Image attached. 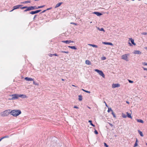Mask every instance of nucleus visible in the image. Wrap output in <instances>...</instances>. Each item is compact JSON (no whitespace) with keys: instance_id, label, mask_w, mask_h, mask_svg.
<instances>
[{"instance_id":"nucleus-38","label":"nucleus","mask_w":147,"mask_h":147,"mask_svg":"<svg viewBox=\"0 0 147 147\" xmlns=\"http://www.w3.org/2000/svg\"><path fill=\"white\" fill-rule=\"evenodd\" d=\"M94 133L95 134H97L98 133L97 131L95 129V131H94Z\"/></svg>"},{"instance_id":"nucleus-36","label":"nucleus","mask_w":147,"mask_h":147,"mask_svg":"<svg viewBox=\"0 0 147 147\" xmlns=\"http://www.w3.org/2000/svg\"><path fill=\"white\" fill-rule=\"evenodd\" d=\"M92 47H95L96 48H97L98 47V46H97V45H94V44L92 45Z\"/></svg>"},{"instance_id":"nucleus-26","label":"nucleus","mask_w":147,"mask_h":147,"mask_svg":"<svg viewBox=\"0 0 147 147\" xmlns=\"http://www.w3.org/2000/svg\"><path fill=\"white\" fill-rule=\"evenodd\" d=\"M98 29L100 31H103L104 32H105V31L104 30L103 28H98Z\"/></svg>"},{"instance_id":"nucleus-12","label":"nucleus","mask_w":147,"mask_h":147,"mask_svg":"<svg viewBox=\"0 0 147 147\" xmlns=\"http://www.w3.org/2000/svg\"><path fill=\"white\" fill-rule=\"evenodd\" d=\"M93 13L96 15L98 16H100L102 15V14L101 13L97 11H95Z\"/></svg>"},{"instance_id":"nucleus-19","label":"nucleus","mask_w":147,"mask_h":147,"mask_svg":"<svg viewBox=\"0 0 147 147\" xmlns=\"http://www.w3.org/2000/svg\"><path fill=\"white\" fill-rule=\"evenodd\" d=\"M85 63L88 65H90L91 64V62L88 60H87L86 61Z\"/></svg>"},{"instance_id":"nucleus-45","label":"nucleus","mask_w":147,"mask_h":147,"mask_svg":"<svg viewBox=\"0 0 147 147\" xmlns=\"http://www.w3.org/2000/svg\"><path fill=\"white\" fill-rule=\"evenodd\" d=\"M37 15H35L34 16V17L33 18V19L34 20L35 18L37 17Z\"/></svg>"},{"instance_id":"nucleus-5","label":"nucleus","mask_w":147,"mask_h":147,"mask_svg":"<svg viewBox=\"0 0 147 147\" xmlns=\"http://www.w3.org/2000/svg\"><path fill=\"white\" fill-rule=\"evenodd\" d=\"M20 8L21 9H26L24 10V12H25L28 11H30L29 6L28 7L27 6H25L22 7H20Z\"/></svg>"},{"instance_id":"nucleus-23","label":"nucleus","mask_w":147,"mask_h":147,"mask_svg":"<svg viewBox=\"0 0 147 147\" xmlns=\"http://www.w3.org/2000/svg\"><path fill=\"white\" fill-rule=\"evenodd\" d=\"M82 99V95H78V100L79 101H81Z\"/></svg>"},{"instance_id":"nucleus-62","label":"nucleus","mask_w":147,"mask_h":147,"mask_svg":"<svg viewBox=\"0 0 147 147\" xmlns=\"http://www.w3.org/2000/svg\"><path fill=\"white\" fill-rule=\"evenodd\" d=\"M72 86L74 87H76V86L74 85H72Z\"/></svg>"},{"instance_id":"nucleus-25","label":"nucleus","mask_w":147,"mask_h":147,"mask_svg":"<svg viewBox=\"0 0 147 147\" xmlns=\"http://www.w3.org/2000/svg\"><path fill=\"white\" fill-rule=\"evenodd\" d=\"M138 131L140 136L142 137H143L144 136V135L142 131H141L140 130H138Z\"/></svg>"},{"instance_id":"nucleus-60","label":"nucleus","mask_w":147,"mask_h":147,"mask_svg":"<svg viewBox=\"0 0 147 147\" xmlns=\"http://www.w3.org/2000/svg\"><path fill=\"white\" fill-rule=\"evenodd\" d=\"M3 139H2V138H1L0 139V142Z\"/></svg>"},{"instance_id":"nucleus-17","label":"nucleus","mask_w":147,"mask_h":147,"mask_svg":"<svg viewBox=\"0 0 147 147\" xmlns=\"http://www.w3.org/2000/svg\"><path fill=\"white\" fill-rule=\"evenodd\" d=\"M126 114H127V117H128L129 118H130L131 119H132V117L131 115V114L128 113V112H126Z\"/></svg>"},{"instance_id":"nucleus-21","label":"nucleus","mask_w":147,"mask_h":147,"mask_svg":"<svg viewBox=\"0 0 147 147\" xmlns=\"http://www.w3.org/2000/svg\"><path fill=\"white\" fill-rule=\"evenodd\" d=\"M137 121L139 123H144V121L141 119H136Z\"/></svg>"},{"instance_id":"nucleus-30","label":"nucleus","mask_w":147,"mask_h":147,"mask_svg":"<svg viewBox=\"0 0 147 147\" xmlns=\"http://www.w3.org/2000/svg\"><path fill=\"white\" fill-rule=\"evenodd\" d=\"M122 117L123 118H126L127 117V115H126L123 113H122Z\"/></svg>"},{"instance_id":"nucleus-18","label":"nucleus","mask_w":147,"mask_h":147,"mask_svg":"<svg viewBox=\"0 0 147 147\" xmlns=\"http://www.w3.org/2000/svg\"><path fill=\"white\" fill-rule=\"evenodd\" d=\"M62 2H60V3H58L56 5H55V8H57V7H59V6H60L61 5V4H62Z\"/></svg>"},{"instance_id":"nucleus-46","label":"nucleus","mask_w":147,"mask_h":147,"mask_svg":"<svg viewBox=\"0 0 147 147\" xmlns=\"http://www.w3.org/2000/svg\"><path fill=\"white\" fill-rule=\"evenodd\" d=\"M108 123H109V125L111 126V127H113V125H112V123H109V122H108Z\"/></svg>"},{"instance_id":"nucleus-49","label":"nucleus","mask_w":147,"mask_h":147,"mask_svg":"<svg viewBox=\"0 0 147 147\" xmlns=\"http://www.w3.org/2000/svg\"><path fill=\"white\" fill-rule=\"evenodd\" d=\"M46 11H47L46 9L45 10H43V11H42L40 13H44Z\"/></svg>"},{"instance_id":"nucleus-8","label":"nucleus","mask_w":147,"mask_h":147,"mask_svg":"<svg viewBox=\"0 0 147 147\" xmlns=\"http://www.w3.org/2000/svg\"><path fill=\"white\" fill-rule=\"evenodd\" d=\"M22 6H23L22 5H19L14 6L13 7V9H12V10H11L10 11H12L15 9H19V8H20V7H22Z\"/></svg>"},{"instance_id":"nucleus-52","label":"nucleus","mask_w":147,"mask_h":147,"mask_svg":"<svg viewBox=\"0 0 147 147\" xmlns=\"http://www.w3.org/2000/svg\"><path fill=\"white\" fill-rule=\"evenodd\" d=\"M49 56L50 57H52L53 56V54H50L49 55Z\"/></svg>"},{"instance_id":"nucleus-1","label":"nucleus","mask_w":147,"mask_h":147,"mask_svg":"<svg viewBox=\"0 0 147 147\" xmlns=\"http://www.w3.org/2000/svg\"><path fill=\"white\" fill-rule=\"evenodd\" d=\"M10 114L14 117H16L21 113V111L20 110H13L10 112Z\"/></svg>"},{"instance_id":"nucleus-63","label":"nucleus","mask_w":147,"mask_h":147,"mask_svg":"<svg viewBox=\"0 0 147 147\" xmlns=\"http://www.w3.org/2000/svg\"><path fill=\"white\" fill-rule=\"evenodd\" d=\"M88 107L89 108V109H90V107H89L88 106Z\"/></svg>"},{"instance_id":"nucleus-2","label":"nucleus","mask_w":147,"mask_h":147,"mask_svg":"<svg viewBox=\"0 0 147 147\" xmlns=\"http://www.w3.org/2000/svg\"><path fill=\"white\" fill-rule=\"evenodd\" d=\"M10 110H7L0 113V115L3 117L8 116L10 113Z\"/></svg>"},{"instance_id":"nucleus-48","label":"nucleus","mask_w":147,"mask_h":147,"mask_svg":"<svg viewBox=\"0 0 147 147\" xmlns=\"http://www.w3.org/2000/svg\"><path fill=\"white\" fill-rule=\"evenodd\" d=\"M53 56H59V55H58L56 53L53 54Z\"/></svg>"},{"instance_id":"nucleus-55","label":"nucleus","mask_w":147,"mask_h":147,"mask_svg":"<svg viewBox=\"0 0 147 147\" xmlns=\"http://www.w3.org/2000/svg\"><path fill=\"white\" fill-rule=\"evenodd\" d=\"M104 102L105 103V105L107 107H108V106L107 105V103H106V102H105V101H104Z\"/></svg>"},{"instance_id":"nucleus-33","label":"nucleus","mask_w":147,"mask_h":147,"mask_svg":"<svg viewBox=\"0 0 147 147\" xmlns=\"http://www.w3.org/2000/svg\"><path fill=\"white\" fill-rule=\"evenodd\" d=\"M29 8H30V11L34 10V8H33V6H29Z\"/></svg>"},{"instance_id":"nucleus-6","label":"nucleus","mask_w":147,"mask_h":147,"mask_svg":"<svg viewBox=\"0 0 147 147\" xmlns=\"http://www.w3.org/2000/svg\"><path fill=\"white\" fill-rule=\"evenodd\" d=\"M129 55V54H125L121 56V59L126 61H128L127 55Z\"/></svg>"},{"instance_id":"nucleus-51","label":"nucleus","mask_w":147,"mask_h":147,"mask_svg":"<svg viewBox=\"0 0 147 147\" xmlns=\"http://www.w3.org/2000/svg\"><path fill=\"white\" fill-rule=\"evenodd\" d=\"M74 107V108H76V109H78L79 108V107H78L77 106H75Z\"/></svg>"},{"instance_id":"nucleus-53","label":"nucleus","mask_w":147,"mask_h":147,"mask_svg":"<svg viewBox=\"0 0 147 147\" xmlns=\"http://www.w3.org/2000/svg\"><path fill=\"white\" fill-rule=\"evenodd\" d=\"M52 9V7L46 9L47 11L49 10Z\"/></svg>"},{"instance_id":"nucleus-13","label":"nucleus","mask_w":147,"mask_h":147,"mask_svg":"<svg viewBox=\"0 0 147 147\" xmlns=\"http://www.w3.org/2000/svg\"><path fill=\"white\" fill-rule=\"evenodd\" d=\"M102 43L106 45H109L111 46H113V44L110 42H102Z\"/></svg>"},{"instance_id":"nucleus-27","label":"nucleus","mask_w":147,"mask_h":147,"mask_svg":"<svg viewBox=\"0 0 147 147\" xmlns=\"http://www.w3.org/2000/svg\"><path fill=\"white\" fill-rule=\"evenodd\" d=\"M108 110L107 111V112L108 113H109L110 111H111L112 112L113 111V110H112V109L111 107H108Z\"/></svg>"},{"instance_id":"nucleus-57","label":"nucleus","mask_w":147,"mask_h":147,"mask_svg":"<svg viewBox=\"0 0 147 147\" xmlns=\"http://www.w3.org/2000/svg\"><path fill=\"white\" fill-rule=\"evenodd\" d=\"M93 44H88V45H89V46H91L92 47V45Z\"/></svg>"},{"instance_id":"nucleus-59","label":"nucleus","mask_w":147,"mask_h":147,"mask_svg":"<svg viewBox=\"0 0 147 147\" xmlns=\"http://www.w3.org/2000/svg\"><path fill=\"white\" fill-rule=\"evenodd\" d=\"M144 49H146V50H147V47H145L144 48Z\"/></svg>"},{"instance_id":"nucleus-20","label":"nucleus","mask_w":147,"mask_h":147,"mask_svg":"<svg viewBox=\"0 0 147 147\" xmlns=\"http://www.w3.org/2000/svg\"><path fill=\"white\" fill-rule=\"evenodd\" d=\"M68 47L72 49H74V50H77V48L75 46H68Z\"/></svg>"},{"instance_id":"nucleus-7","label":"nucleus","mask_w":147,"mask_h":147,"mask_svg":"<svg viewBox=\"0 0 147 147\" xmlns=\"http://www.w3.org/2000/svg\"><path fill=\"white\" fill-rule=\"evenodd\" d=\"M41 9L36 10L35 11H32L30 12L29 13V14L33 15L38 13L41 11Z\"/></svg>"},{"instance_id":"nucleus-9","label":"nucleus","mask_w":147,"mask_h":147,"mask_svg":"<svg viewBox=\"0 0 147 147\" xmlns=\"http://www.w3.org/2000/svg\"><path fill=\"white\" fill-rule=\"evenodd\" d=\"M120 86V84H112V87L113 88L119 87Z\"/></svg>"},{"instance_id":"nucleus-32","label":"nucleus","mask_w":147,"mask_h":147,"mask_svg":"<svg viewBox=\"0 0 147 147\" xmlns=\"http://www.w3.org/2000/svg\"><path fill=\"white\" fill-rule=\"evenodd\" d=\"M111 114L113 115V117H114L115 118L116 117L115 114V113L113 111H112V112Z\"/></svg>"},{"instance_id":"nucleus-37","label":"nucleus","mask_w":147,"mask_h":147,"mask_svg":"<svg viewBox=\"0 0 147 147\" xmlns=\"http://www.w3.org/2000/svg\"><path fill=\"white\" fill-rule=\"evenodd\" d=\"M104 144L105 146L106 147H109V145L107 144L106 143L104 142Z\"/></svg>"},{"instance_id":"nucleus-44","label":"nucleus","mask_w":147,"mask_h":147,"mask_svg":"<svg viewBox=\"0 0 147 147\" xmlns=\"http://www.w3.org/2000/svg\"><path fill=\"white\" fill-rule=\"evenodd\" d=\"M141 34L142 35H146L147 34V32H142L141 33Z\"/></svg>"},{"instance_id":"nucleus-43","label":"nucleus","mask_w":147,"mask_h":147,"mask_svg":"<svg viewBox=\"0 0 147 147\" xmlns=\"http://www.w3.org/2000/svg\"><path fill=\"white\" fill-rule=\"evenodd\" d=\"M142 64L143 65H147V63H146L145 62H144L142 63Z\"/></svg>"},{"instance_id":"nucleus-31","label":"nucleus","mask_w":147,"mask_h":147,"mask_svg":"<svg viewBox=\"0 0 147 147\" xmlns=\"http://www.w3.org/2000/svg\"><path fill=\"white\" fill-rule=\"evenodd\" d=\"M9 136L8 135H7V136H3V137H2L1 138H2V139H3L5 138H9Z\"/></svg>"},{"instance_id":"nucleus-61","label":"nucleus","mask_w":147,"mask_h":147,"mask_svg":"<svg viewBox=\"0 0 147 147\" xmlns=\"http://www.w3.org/2000/svg\"><path fill=\"white\" fill-rule=\"evenodd\" d=\"M61 80L63 81H64V80L63 79H62Z\"/></svg>"},{"instance_id":"nucleus-15","label":"nucleus","mask_w":147,"mask_h":147,"mask_svg":"<svg viewBox=\"0 0 147 147\" xmlns=\"http://www.w3.org/2000/svg\"><path fill=\"white\" fill-rule=\"evenodd\" d=\"M129 40L131 41V42L132 44L134 46L136 45V44L134 42V40L132 38H129Z\"/></svg>"},{"instance_id":"nucleus-11","label":"nucleus","mask_w":147,"mask_h":147,"mask_svg":"<svg viewBox=\"0 0 147 147\" xmlns=\"http://www.w3.org/2000/svg\"><path fill=\"white\" fill-rule=\"evenodd\" d=\"M24 79L28 81H33L34 80V79L31 78L26 77L24 78Z\"/></svg>"},{"instance_id":"nucleus-56","label":"nucleus","mask_w":147,"mask_h":147,"mask_svg":"<svg viewBox=\"0 0 147 147\" xmlns=\"http://www.w3.org/2000/svg\"><path fill=\"white\" fill-rule=\"evenodd\" d=\"M126 103H127L128 104H129V102L128 101H126Z\"/></svg>"},{"instance_id":"nucleus-22","label":"nucleus","mask_w":147,"mask_h":147,"mask_svg":"<svg viewBox=\"0 0 147 147\" xmlns=\"http://www.w3.org/2000/svg\"><path fill=\"white\" fill-rule=\"evenodd\" d=\"M31 3L30 1H26L22 2L21 3L25 4V3Z\"/></svg>"},{"instance_id":"nucleus-34","label":"nucleus","mask_w":147,"mask_h":147,"mask_svg":"<svg viewBox=\"0 0 147 147\" xmlns=\"http://www.w3.org/2000/svg\"><path fill=\"white\" fill-rule=\"evenodd\" d=\"M33 81V84H34L35 85H38V83H37L36 82H35L34 80Z\"/></svg>"},{"instance_id":"nucleus-54","label":"nucleus","mask_w":147,"mask_h":147,"mask_svg":"<svg viewBox=\"0 0 147 147\" xmlns=\"http://www.w3.org/2000/svg\"><path fill=\"white\" fill-rule=\"evenodd\" d=\"M143 69L144 70L147 71V68L143 67Z\"/></svg>"},{"instance_id":"nucleus-10","label":"nucleus","mask_w":147,"mask_h":147,"mask_svg":"<svg viewBox=\"0 0 147 147\" xmlns=\"http://www.w3.org/2000/svg\"><path fill=\"white\" fill-rule=\"evenodd\" d=\"M62 42L63 43H65L66 44H69L71 42H74L73 41H71V40H67L65 41H62Z\"/></svg>"},{"instance_id":"nucleus-47","label":"nucleus","mask_w":147,"mask_h":147,"mask_svg":"<svg viewBox=\"0 0 147 147\" xmlns=\"http://www.w3.org/2000/svg\"><path fill=\"white\" fill-rule=\"evenodd\" d=\"M138 142L139 141L138 139L137 138H136V141L135 143H138Z\"/></svg>"},{"instance_id":"nucleus-64","label":"nucleus","mask_w":147,"mask_h":147,"mask_svg":"<svg viewBox=\"0 0 147 147\" xmlns=\"http://www.w3.org/2000/svg\"><path fill=\"white\" fill-rule=\"evenodd\" d=\"M146 146H147V143H146Z\"/></svg>"},{"instance_id":"nucleus-3","label":"nucleus","mask_w":147,"mask_h":147,"mask_svg":"<svg viewBox=\"0 0 147 147\" xmlns=\"http://www.w3.org/2000/svg\"><path fill=\"white\" fill-rule=\"evenodd\" d=\"M10 96H11L12 98L9 99L10 100H15L18 98L19 97V94H14L10 95Z\"/></svg>"},{"instance_id":"nucleus-40","label":"nucleus","mask_w":147,"mask_h":147,"mask_svg":"<svg viewBox=\"0 0 147 147\" xmlns=\"http://www.w3.org/2000/svg\"><path fill=\"white\" fill-rule=\"evenodd\" d=\"M138 145V143H135L134 144V147H136V146H137Z\"/></svg>"},{"instance_id":"nucleus-41","label":"nucleus","mask_w":147,"mask_h":147,"mask_svg":"<svg viewBox=\"0 0 147 147\" xmlns=\"http://www.w3.org/2000/svg\"><path fill=\"white\" fill-rule=\"evenodd\" d=\"M128 81H129V83H132L134 82L133 81L131 80H128Z\"/></svg>"},{"instance_id":"nucleus-35","label":"nucleus","mask_w":147,"mask_h":147,"mask_svg":"<svg viewBox=\"0 0 147 147\" xmlns=\"http://www.w3.org/2000/svg\"><path fill=\"white\" fill-rule=\"evenodd\" d=\"M45 6V5H41L40 6H38V8L39 9V8H42L44 7Z\"/></svg>"},{"instance_id":"nucleus-50","label":"nucleus","mask_w":147,"mask_h":147,"mask_svg":"<svg viewBox=\"0 0 147 147\" xmlns=\"http://www.w3.org/2000/svg\"><path fill=\"white\" fill-rule=\"evenodd\" d=\"M71 24H73L75 25H77V24L74 22H71Z\"/></svg>"},{"instance_id":"nucleus-24","label":"nucleus","mask_w":147,"mask_h":147,"mask_svg":"<svg viewBox=\"0 0 147 147\" xmlns=\"http://www.w3.org/2000/svg\"><path fill=\"white\" fill-rule=\"evenodd\" d=\"M88 122L90 123V124L93 127H95V125L92 123V121L91 120L88 121Z\"/></svg>"},{"instance_id":"nucleus-4","label":"nucleus","mask_w":147,"mask_h":147,"mask_svg":"<svg viewBox=\"0 0 147 147\" xmlns=\"http://www.w3.org/2000/svg\"><path fill=\"white\" fill-rule=\"evenodd\" d=\"M95 71L97 72L100 76L102 77L103 78H105V75L103 72L101 70H100L98 69H95Z\"/></svg>"},{"instance_id":"nucleus-58","label":"nucleus","mask_w":147,"mask_h":147,"mask_svg":"<svg viewBox=\"0 0 147 147\" xmlns=\"http://www.w3.org/2000/svg\"><path fill=\"white\" fill-rule=\"evenodd\" d=\"M128 43L130 45V46H132V45L130 43V42H129Z\"/></svg>"},{"instance_id":"nucleus-14","label":"nucleus","mask_w":147,"mask_h":147,"mask_svg":"<svg viewBox=\"0 0 147 147\" xmlns=\"http://www.w3.org/2000/svg\"><path fill=\"white\" fill-rule=\"evenodd\" d=\"M134 54L140 55L141 54L142 52L138 50L134 51Z\"/></svg>"},{"instance_id":"nucleus-42","label":"nucleus","mask_w":147,"mask_h":147,"mask_svg":"<svg viewBox=\"0 0 147 147\" xmlns=\"http://www.w3.org/2000/svg\"><path fill=\"white\" fill-rule=\"evenodd\" d=\"M106 57H103L101 58V59L102 60H104L106 59Z\"/></svg>"},{"instance_id":"nucleus-16","label":"nucleus","mask_w":147,"mask_h":147,"mask_svg":"<svg viewBox=\"0 0 147 147\" xmlns=\"http://www.w3.org/2000/svg\"><path fill=\"white\" fill-rule=\"evenodd\" d=\"M21 97L23 98H25L27 97V96L24 94L19 95V97Z\"/></svg>"},{"instance_id":"nucleus-28","label":"nucleus","mask_w":147,"mask_h":147,"mask_svg":"<svg viewBox=\"0 0 147 147\" xmlns=\"http://www.w3.org/2000/svg\"><path fill=\"white\" fill-rule=\"evenodd\" d=\"M60 52L61 53H66L67 54H68L69 53V52L68 51H61Z\"/></svg>"},{"instance_id":"nucleus-39","label":"nucleus","mask_w":147,"mask_h":147,"mask_svg":"<svg viewBox=\"0 0 147 147\" xmlns=\"http://www.w3.org/2000/svg\"><path fill=\"white\" fill-rule=\"evenodd\" d=\"M33 6V8H34V10L35 9H38V7H36V6Z\"/></svg>"},{"instance_id":"nucleus-29","label":"nucleus","mask_w":147,"mask_h":147,"mask_svg":"<svg viewBox=\"0 0 147 147\" xmlns=\"http://www.w3.org/2000/svg\"><path fill=\"white\" fill-rule=\"evenodd\" d=\"M82 90H83V91H84V92H86V93H90V91H88V90H85L83 89H82Z\"/></svg>"}]
</instances>
